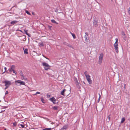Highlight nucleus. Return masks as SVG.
<instances>
[{
  "label": "nucleus",
  "mask_w": 130,
  "mask_h": 130,
  "mask_svg": "<svg viewBox=\"0 0 130 130\" xmlns=\"http://www.w3.org/2000/svg\"><path fill=\"white\" fill-rule=\"evenodd\" d=\"M116 42L114 44V46L115 47V48L116 52L117 53H118V39L117 38L115 39Z\"/></svg>",
  "instance_id": "nucleus-1"
},
{
  "label": "nucleus",
  "mask_w": 130,
  "mask_h": 130,
  "mask_svg": "<svg viewBox=\"0 0 130 130\" xmlns=\"http://www.w3.org/2000/svg\"><path fill=\"white\" fill-rule=\"evenodd\" d=\"M42 66L44 67V69L45 70H48L50 69V66L48 64L45 62H43L42 63Z\"/></svg>",
  "instance_id": "nucleus-2"
},
{
  "label": "nucleus",
  "mask_w": 130,
  "mask_h": 130,
  "mask_svg": "<svg viewBox=\"0 0 130 130\" xmlns=\"http://www.w3.org/2000/svg\"><path fill=\"white\" fill-rule=\"evenodd\" d=\"M103 56L104 54L103 53H101L100 54L98 60V62L99 64H101L102 63L103 61Z\"/></svg>",
  "instance_id": "nucleus-3"
},
{
  "label": "nucleus",
  "mask_w": 130,
  "mask_h": 130,
  "mask_svg": "<svg viewBox=\"0 0 130 130\" xmlns=\"http://www.w3.org/2000/svg\"><path fill=\"white\" fill-rule=\"evenodd\" d=\"M15 66L12 65L11 66V68L8 70L9 72L11 73V72H13V73H15L16 75L17 74L16 72L15 71Z\"/></svg>",
  "instance_id": "nucleus-4"
},
{
  "label": "nucleus",
  "mask_w": 130,
  "mask_h": 130,
  "mask_svg": "<svg viewBox=\"0 0 130 130\" xmlns=\"http://www.w3.org/2000/svg\"><path fill=\"white\" fill-rule=\"evenodd\" d=\"M15 84L16 85H17L18 84H19V85H25V83L24 82L20 80H16L15 81Z\"/></svg>",
  "instance_id": "nucleus-5"
},
{
  "label": "nucleus",
  "mask_w": 130,
  "mask_h": 130,
  "mask_svg": "<svg viewBox=\"0 0 130 130\" xmlns=\"http://www.w3.org/2000/svg\"><path fill=\"white\" fill-rule=\"evenodd\" d=\"M2 82L5 84V86H7L8 87L11 84V83L10 81L5 80L4 81H3Z\"/></svg>",
  "instance_id": "nucleus-6"
},
{
  "label": "nucleus",
  "mask_w": 130,
  "mask_h": 130,
  "mask_svg": "<svg viewBox=\"0 0 130 130\" xmlns=\"http://www.w3.org/2000/svg\"><path fill=\"white\" fill-rule=\"evenodd\" d=\"M86 78L88 82L90 84H91L92 83V81L90 78V75H89L86 77Z\"/></svg>",
  "instance_id": "nucleus-7"
},
{
  "label": "nucleus",
  "mask_w": 130,
  "mask_h": 130,
  "mask_svg": "<svg viewBox=\"0 0 130 130\" xmlns=\"http://www.w3.org/2000/svg\"><path fill=\"white\" fill-rule=\"evenodd\" d=\"M68 125H65L60 130H66L68 128Z\"/></svg>",
  "instance_id": "nucleus-8"
},
{
  "label": "nucleus",
  "mask_w": 130,
  "mask_h": 130,
  "mask_svg": "<svg viewBox=\"0 0 130 130\" xmlns=\"http://www.w3.org/2000/svg\"><path fill=\"white\" fill-rule=\"evenodd\" d=\"M50 100L53 103H55V102L56 101V99H55V98L54 97H53L52 98H51L50 99Z\"/></svg>",
  "instance_id": "nucleus-9"
},
{
  "label": "nucleus",
  "mask_w": 130,
  "mask_h": 130,
  "mask_svg": "<svg viewBox=\"0 0 130 130\" xmlns=\"http://www.w3.org/2000/svg\"><path fill=\"white\" fill-rule=\"evenodd\" d=\"M18 21H13L11 22V24H12L14 25L18 22Z\"/></svg>",
  "instance_id": "nucleus-10"
},
{
  "label": "nucleus",
  "mask_w": 130,
  "mask_h": 130,
  "mask_svg": "<svg viewBox=\"0 0 130 130\" xmlns=\"http://www.w3.org/2000/svg\"><path fill=\"white\" fill-rule=\"evenodd\" d=\"M97 23H98V22H97V21H96V20L94 21L93 22V24H94V25L96 27L97 26V25H98Z\"/></svg>",
  "instance_id": "nucleus-11"
},
{
  "label": "nucleus",
  "mask_w": 130,
  "mask_h": 130,
  "mask_svg": "<svg viewBox=\"0 0 130 130\" xmlns=\"http://www.w3.org/2000/svg\"><path fill=\"white\" fill-rule=\"evenodd\" d=\"M125 118L123 117L122 118L121 120V123H123L125 121Z\"/></svg>",
  "instance_id": "nucleus-12"
},
{
  "label": "nucleus",
  "mask_w": 130,
  "mask_h": 130,
  "mask_svg": "<svg viewBox=\"0 0 130 130\" xmlns=\"http://www.w3.org/2000/svg\"><path fill=\"white\" fill-rule=\"evenodd\" d=\"M66 91V90L64 89L61 92V94L63 95H64V93Z\"/></svg>",
  "instance_id": "nucleus-13"
},
{
  "label": "nucleus",
  "mask_w": 130,
  "mask_h": 130,
  "mask_svg": "<svg viewBox=\"0 0 130 130\" xmlns=\"http://www.w3.org/2000/svg\"><path fill=\"white\" fill-rule=\"evenodd\" d=\"M28 50L27 49H25L24 51V54H28Z\"/></svg>",
  "instance_id": "nucleus-14"
},
{
  "label": "nucleus",
  "mask_w": 130,
  "mask_h": 130,
  "mask_svg": "<svg viewBox=\"0 0 130 130\" xmlns=\"http://www.w3.org/2000/svg\"><path fill=\"white\" fill-rule=\"evenodd\" d=\"M51 21L53 23H56V24H58V23H57L54 20H51Z\"/></svg>",
  "instance_id": "nucleus-15"
},
{
  "label": "nucleus",
  "mask_w": 130,
  "mask_h": 130,
  "mask_svg": "<svg viewBox=\"0 0 130 130\" xmlns=\"http://www.w3.org/2000/svg\"><path fill=\"white\" fill-rule=\"evenodd\" d=\"M84 74H85L86 77L87 76L89 75L88 74V72L87 71H85L84 72Z\"/></svg>",
  "instance_id": "nucleus-16"
},
{
  "label": "nucleus",
  "mask_w": 130,
  "mask_h": 130,
  "mask_svg": "<svg viewBox=\"0 0 130 130\" xmlns=\"http://www.w3.org/2000/svg\"><path fill=\"white\" fill-rule=\"evenodd\" d=\"M22 80L24 79V80H25V81H27V82L28 81V80L26 78H25L24 77H22Z\"/></svg>",
  "instance_id": "nucleus-17"
},
{
  "label": "nucleus",
  "mask_w": 130,
  "mask_h": 130,
  "mask_svg": "<svg viewBox=\"0 0 130 130\" xmlns=\"http://www.w3.org/2000/svg\"><path fill=\"white\" fill-rule=\"evenodd\" d=\"M43 130H52L51 128H45L43 129Z\"/></svg>",
  "instance_id": "nucleus-18"
},
{
  "label": "nucleus",
  "mask_w": 130,
  "mask_h": 130,
  "mask_svg": "<svg viewBox=\"0 0 130 130\" xmlns=\"http://www.w3.org/2000/svg\"><path fill=\"white\" fill-rule=\"evenodd\" d=\"M41 100L42 102L43 103H45L44 100L43 98H41Z\"/></svg>",
  "instance_id": "nucleus-19"
},
{
  "label": "nucleus",
  "mask_w": 130,
  "mask_h": 130,
  "mask_svg": "<svg viewBox=\"0 0 130 130\" xmlns=\"http://www.w3.org/2000/svg\"><path fill=\"white\" fill-rule=\"evenodd\" d=\"M71 34L72 35L73 38H74V39H75V38H76V36H75V34H73L72 33H71Z\"/></svg>",
  "instance_id": "nucleus-20"
},
{
  "label": "nucleus",
  "mask_w": 130,
  "mask_h": 130,
  "mask_svg": "<svg viewBox=\"0 0 130 130\" xmlns=\"http://www.w3.org/2000/svg\"><path fill=\"white\" fill-rule=\"evenodd\" d=\"M25 12L28 14L30 15L31 14L30 13V12H28V11L27 10H25Z\"/></svg>",
  "instance_id": "nucleus-21"
},
{
  "label": "nucleus",
  "mask_w": 130,
  "mask_h": 130,
  "mask_svg": "<svg viewBox=\"0 0 130 130\" xmlns=\"http://www.w3.org/2000/svg\"><path fill=\"white\" fill-rule=\"evenodd\" d=\"M24 31L25 33V34L26 35H27L28 36V34L27 33L28 30H24Z\"/></svg>",
  "instance_id": "nucleus-22"
},
{
  "label": "nucleus",
  "mask_w": 130,
  "mask_h": 130,
  "mask_svg": "<svg viewBox=\"0 0 130 130\" xmlns=\"http://www.w3.org/2000/svg\"><path fill=\"white\" fill-rule=\"evenodd\" d=\"M40 46H43L44 44L43 42H41L39 43Z\"/></svg>",
  "instance_id": "nucleus-23"
},
{
  "label": "nucleus",
  "mask_w": 130,
  "mask_h": 130,
  "mask_svg": "<svg viewBox=\"0 0 130 130\" xmlns=\"http://www.w3.org/2000/svg\"><path fill=\"white\" fill-rule=\"evenodd\" d=\"M17 125V123L16 122H14L13 123V126H15Z\"/></svg>",
  "instance_id": "nucleus-24"
},
{
  "label": "nucleus",
  "mask_w": 130,
  "mask_h": 130,
  "mask_svg": "<svg viewBox=\"0 0 130 130\" xmlns=\"http://www.w3.org/2000/svg\"><path fill=\"white\" fill-rule=\"evenodd\" d=\"M53 108L54 110H56L57 109V107L56 106H54Z\"/></svg>",
  "instance_id": "nucleus-25"
},
{
  "label": "nucleus",
  "mask_w": 130,
  "mask_h": 130,
  "mask_svg": "<svg viewBox=\"0 0 130 130\" xmlns=\"http://www.w3.org/2000/svg\"><path fill=\"white\" fill-rule=\"evenodd\" d=\"M40 94V92H37L34 95H36L38 94Z\"/></svg>",
  "instance_id": "nucleus-26"
},
{
  "label": "nucleus",
  "mask_w": 130,
  "mask_h": 130,
  "mask_svg": "<svg viewBox=\"0 0 130 130\" xmlns=\"http://www.w3.org/2000/svg\"><path fill=\"white\" fill-rule=\"evenodd\" d=\"M128 12L130 15V7L128 9Z\"/></svg>",
  "instance_id": "nucleus-27"
},
{
  "label": "nucleus",
  "mask_w": 130,
  "mask_h": 130,
  "mask_svg": "<svg viewBox=\"0 0 130 130\" xmlns=\"http://www.w3.org/2000/svg\"><path fill=\"white\" fill-rule=\"evenodd\" d=\"M21 78L22 77H25V76H24V74H21Z\"/></svg>",
  "instance_id": "nucleus-28"
},
{
  "label": "nucleus",
  "mask_w": 130,
  "mask_h": 130,
  "mask_svg": "<svg viewBox=\"0 0 130 130\" xmlns=\"http://www.w3.org/2000/svg\"><path fill=\"white\" fill-rule=\"evenodd\" d=\"M99 99H98V100H100V98H101V95L99 93Z\"/></svg>",
  "instance_id": "nucleus-29"
},
{
  "label": "nucleus",
  "mask_w": 130,
  "mask_h": 130,
  "mask_svg": "<svg viewBox=\"0 0 130 130\" xmlns=\"http://www.w3.org/2000/svg\"><path fill=\"white\" fill-rule=\"evenodd\" d=\"M107 118H108V119H109V121L110 120V115L108 116Z\"/></svg>",
  "instance_id": "nucleus-30"
},
{
  "label": "nucleus",
  "mask_w": 130,
  "mask_h": 130,
  "mask_svg": "<svg viewBox=\"0 0 130 130\" xmlns=\"http://www.w3.org/2000/svg\"><path fill=\"white\" fill-rule=\"evenodd\" d=\"M20 74L21 75V74H23L22 72V71H20Z\"/></svg>",
  "instance_id": "nucleus-31"
},
{
  "label": "nucleus",
  "mask_w": 130,
  "mask_h": 130,
  "mask_svg": "<svg viewBox=\"0 0 130 130\" xmlns=\"http://www.w3.org/2000/svg\"><path fill=\"white\" fill-rule=\"evenodd\" d=\"M21 126L23 128H24V126L22 124H21Z\"/></svg>",
  "instance_id": "nucleus-32"
},
{
  "label": "nucleus",
  "mask_w": 130,
  "mask_h": 130,
  "mask_svg": "<svg viewBox=\"0 0 130 130\" xmlns=\"http://www.w3.org/2000/svg\"><path fill=\"white\" fill-rule=\"evenodd\" d=\"M122 35H123V36H125V33L124 32H123L122 33Z\"/></svg>",
  "instance_id": "nucleus-33"
},
{
  "label": "nucleus",
  "mask_w": 130,
  "mask_h": 130,
  "mask_svg": "<svg viewBox=\"0 0 130 130\" xmlns=\"http://www.w3.org/2000/svg\"><path fill=\"white\" fill-rule=\"evenodd\" d=\"M8 93V92L7 91H6L5 93V94H7Z\"/></svg>",
  "instance_id": "nucleus-34"
},
{
  "label": "nucleus",
  "mask_w": 130,
  "mask_h": 130,
  "mask_svg": "<svg viewBox=\"0 0 130 130\" xmlns=\"http://www.w3.org/2000/svg\"><path fill=\"white\" fill-rule=\"evenodd\" d=\"M6 86V87L5 88V89H7L9 87L7 86Z\"/></svg>",
  "instance_id": "nucleus-35"
},
{
  "label": "nucleus",
  "mask_w": 130,
  "mask_h": 130,
  "mask_svg": "<svg viewBox=\"0 0 130 130\" xmlns=\"http://www.w3.org/2000/svg\"><path fill=\"white\" fill-rule=\"evenodd\" d=\"M49 28H50V29H51V28L52 27V26H49Z\"/></svg>",
  "instance_id": "nucleus-36"
},
{
  "label": "nucleus",
  "mask_w": 130,
  "mask_h": 130,
  "mask_svg": "<svg viewBox=\"0 0 130 130\" xmlns=\"http://www.w3.org/2000/svg\"><path fill=\"white\" fill-rule=\"evenodd\" d=\"M18 30L19 31H20L21 32H22V31L21 30Z\"/></svg>",
  "instance_id": "nucleus-37"
},
{
  "label": "nucleus",
  "mask_w": 130,
  "mask_h": 130,
  "mask_svg": "<svg viewBox=\"0 0 130 130\" xmlns=\"http://www.w3.org/2000/svg\"><path fill=\"white\" fill-rule=\"evenodd\" d=\"M54 123H53V122H52L51 123V124H54Z\"/></svg>",
  "instance_id": "nucleus-38"
},
{
  "label": "nucleus",
  "mask_w": 130,
  "mask_h": 130,
  "mask_svg": "<svg viewBox=\"0 0 130 130\" xmlns=\"http://www.w3.org/2000/svg\"><path fill=\"white\" fill-rule=\"evenodd\" d=\"M32 14L33 15H34V14H34V12H32Z\"/></svg>",
  "instance_id": "nucleus-39"
},
{
  "label": "nucleus",
  "mask_w": 130,
  "mask_h": 130,
  "mask_svg": "<svg viewBox=\"0 0 130 130\" xmlns=\"http://www.w3.org/2000/svg\"><path fill=\"white\" fill-rule=\"evenodd\" d=\"M6 69H7V68H5V70H6Z\"/></svg>",
  "instance_id": "nucleus-40"
},
{
  "label": "nucleus",
  "mask_w": 130,
  "mask_h": 130,
  "mask_svg": "<svg viewBox=\"0 0 130 130\" xmlns=\"http://www.w3.org/2000/svg\"><path fill=\"white\" fill-rule=\"evenodd\" d=\"M4 111H2L1 112H3Z\"/></svg>",
  "instance_id": "nucleus-41"
},
{
  "label": "nucleus",
  "mask_w": 130,
  "mask_h": 130,
  "mask_svg": "<svg viewBox=\"0 0 130 130\" xmlns=\"http://www.w3.org/2000/svg\"><path fill=\"white\" fill-rule=\"evenodd\" d=\"M111 1H113V0H111Z\"/></svg>",
  "instance_id": "nucleus-42"
},
{
  "label": "nucleus",
  "mask_w": 130,
  "mask_h": 130,
  "mask_svg": "<svg viewBox=\"0 0 130 130\" xmlns=\"http://www.w3.org/2000/svg\"><path fill=\"white\" fill-rule=\"evenodd\" d=\"M4 130H7L6 129H5Z\"/></svg>",
  "instance_id": "nucleus-43"
},
{
  "label": "nucleus",
  "mask_w": 130,
  "mask_h": 130,
  "mask_svg": "<svg viewBox=\"0 0 130 130\" xmlns=\"http://www.w3.org/2000/svg\"><path fill=\"white\" fill-rule=\"evenodd\" d=\"M23 49L24 50V48H23Z\"/></svg>",
  "instance_id": "nucleus-44"
}]
</instances>
